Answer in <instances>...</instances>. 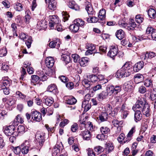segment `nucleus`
I'll return each instance as SVG.
<instances>
[{
    "instance_id": "obj_1",
    "label": "nucleus",
    "mask_w": 156,
    "mask_h": 156,
    "mask_svg": "<svg viewBox=\"0 0 156 156\" xmlns=\"http://www.w3.org/2000/svg\"><path fill=\"white\" fill-rule=\"evenodd\" d=\"M45 133L43 132H37L36 135V137L38 143V148L40 149L43 146L45 141Z\"/></svg>"
},
{
    "instance_id": "obj_2",
    "label": "nucleus",
    "mask_w": 156,
    "mask_h": 156,
    "mask_svg": "<svg viewBox=\"0 0 156 156\" xmlns=\"http://www.w3.org/2000/svg\"><path fill=\"white\" fill-rule=\"evenodd\" d=\"M107 92L109 95L113 94H117L121 90V87L119 86H114L112 85H108L106 87Z\"/></svg>"
},
{
    "instance_id": "obj_3",
    "label": "nucleus",
    "mask_w": 156,
    "mask_h": 156,
    "mask_svg": "<svg viewBox=\"0 0 156 156\" xmlns=\"http://www.w3.org/2000/svg\"><path fill=\"white\" fill-rule=\"evenodd\" d=\"M49 18V27L51 29H53L56 24L59 23L58 18L55 15L50 16Z\"/></svg>"
},
{
    "instance_id": "obj_4",
    "label": "nucleus",
    "mask_w": 156,
    "mask_h": 156,
    "mask_svg": "<svg viewBox=\"0 0 156 156\" xmlns=\"http://www.w3.org/2000/svg\"><path fill=\"white\" fill-rule=\"evenodd\" d=\"M156 55V54L153 52H147L145 54L142 55L141 58L143 60H146L147 63H150L153 64L150 60Z\"/></svg>"
},
{
    "instance_id": "obj_5",
    "label": "nucleus",
    "mask_w": 156,
    "mask_h": 156,
    "mask_svg": "<svg viewBox=\"0 0 156 156\" xmlns=\"http://www.w3.org/2000/svg\"><path fill=\"white\" fill-rule=\"evenodd\" d=\"M130 74V70H127L126 69L121 68L117 72L116 76L119 78L129 76Z\"/></svg>"
},
{
    "instance_id": "obj_6",
    "label": "nucleus",
    "mask_w": 156,
    "mask_h": 156,
    "mask_svg": "<svg viewBox=\"0 0 156 156\" xmlns=\"http://www.w3.org/2000/svg\"><path fill=\"white\" fill-rule=\"evenodd\" d=\"M16 127L17 126H15L14 123L12 124V122H11L9 126L5 127L4 130L5 134L7 136L11 135L14 133V130Z\"/></svg>"
},
{
    "instance_id": "obj_7",
    "label": "nucleus",
    "mask_w": 156,
    "mask_h": 156,
    "mask_svg": "<svg viewBox=\"0 0 156 156\" xmlns=\"http://www.w3.org/2000/svg\"><path fill=\"white\" fill-rule=\"evenodd\" d=\"M146 104L144 99H140L137 100L135 104L133 106L132 109L134 111H135L137 109L141 110L144 106Z\"/></svg>"
},
{
    "instance_id": "obj_8",
    "label": "nucleus",
    "mask_w": 156,
    "mask_h": 156,
    "mask_svg": "<svg viewBox=\"0 0 156 156\" xmlns=\"http://www.w3.org/2000/svg\"><path fill=\"white\" fill-rule=\"evenodd\" d=\"M118 49L117 47L114 46H111L110 50L108 53V55L114 60L115 56L117 55Z\"/></svg>"
},
{
    "instance_id": "obj_9",
    "label": "nucleus",
    "mask_w": 156,
    "mask_h": 156,
    "mask_svg": "<svg viewBox=\"0 0 156 156\" xmlns=\"http://www.w3.org/2000/svg\"><path fill=\"white\" fill-rule=\"evenodd\" d=\"M80 123L81 124L80 126V129L81 130H83V128L85 129L89 130L90 131H93L94 129V126L92 122H87L85 125L84 122L80 121Z\"/></svg>"
},
{
    "instance_id": "obj_10",
    "label": "nucleus",
    "mask_w": 156,
    "mask_h": 156,
    "mask_svg": "<svg viewBox=\"0 0 156 156\" xmlns=\"http://www.w3.org/2000/svg\"><path fill=\"white\" fill-rule=\"evenodd\" d=\"M87 47L88 50L85 52L86 55H88L96 53L95 46L93 44H88L87 45Z\"/></svg>"
},
{
    "instance_id": "obj_11",
    "label": "nucleus",
    "mask_w": 156,
    "mask_h": 156,
    "mask_svg": "<svg viewBox=\"0 0 156 156\" xmlns=\"http://www.w3.org/2000/svg\"><path fill=\"white\" fill-rule=\"evenodd\" d=\"M30 146L29 142L27 140L24 142L21 145V152L23 154H26L28 153Z\"/></svg>"
},
{
    "instance_id": "obj_12",
    "label": "nucleus",
    "mask_w": 156,
    "mask_h": 156,
    "mask_svg": "<svg viewBox=\"0 0 156 156\" xmlns=\"http://www.w3.org/2000/svg\"><path fill=\"white\" fill-rule=\"evenodd\" d=\"M32 119L37 122H40L42 119L41 114L39 112L36 111L31 112Z\"/></svg>"
},
{
    "instance_id": "obj_13",
    "label": "nucleus",
    "mask_w": 156,
    "mask_h": 156,
    "mask_svg": "<svg viewBox=\"0 0 156 156\" xmlns=\"http://www.w3.org/2000/svg\"><path fill=\"white\" fill-rule=\"evenodd\" d=\"M63 99L66 103L70 105L75 104L77 101L72 96H65Z\"/></svg>"
},
{
    "instance_id": "obj_14",
    "label": "nucleus",
    "mask_w": 156,
    "mask_h": 156,
    "mask_svg": "<svg viewBox=\"0 0 156 156\" xmlns=\"http://www.w3.org/2000/svg\"><path fill=\"white\" fill-rule=\"evenodd\" d=\"M80 135L82 136L83 139L85 140H89L91 137L90 132L89 130L86 129H85L84 130L82 131Z\"/></svg>"
},
{
    "instance_id": "obj_15",
    "label": "nucleus",
    "mask_w": 156,
    "mask_h": 156,
    "mask_svg": "<svg viewBox=\"0 0 156 156\" xmlns=\"http://www.w3.org/2000/svg\"><path fill=\"white\" fill-rule=\"evenodd\" d=\"M46 3L48 2V8L52 10H55L57 7V2L55 0H45Z\"/></svg>"
},
{
    "instance_id": "obj_16",
    "label": "nucleus",
    "mask_w": 156,
    "mask_h": 156,
    "mask_svg": "<svg viewBox=\"0 0 156 156\" xmlns=\"http://www.w3.org/2000/svg\"><path fill=\"white\" fill-rule=\"evenodd\" d=\"M2 87H9L12 84V81L8 77H5L2 80Z\"/></svg>"
},
{
    "instance_id": "obj_17",
    "label": "nucleus",
    "mask_w": 156,
    "mask_h": 156,
    "mask_svg": "<svg viewBox=\"0 0 156 156\" xmlns=\"http://www.w3.org/2000/svg\"><path fill=\"white\" fill-rule=\"evenodd\" d=\"M141 110L143 114L147 117L149 116L151 114L150 107L147 104L144 105Z\"/></svg>"
},
{
    "instance_id": "obj_18",
    "label": "nucleus",
    "mask_w": 156,
    "mask_h": 156,
    "mask_svg": "<svg viewBox=\"0 0 156 156\" xmlns=\"http://www.w3.org/2000/svg\"><path fill=\"white\" fill-rule=\"evenodd\" d=\"M54 62L53 58L51 57H47L46 59V65L48 68H51L53 66Z\"/></svg>"
},
{
    "instance_id": "obj_19",
    "label": "nucleus",
    "mask_w": 156,
    "mask_h": 156,
    "mask_svg": "<svg viewBox=\"0 0 156 156\" xmlns=\"http://www.w3.org/2000/svg\"><path fill=\"white\" fill-rule=\"evenodd\" d=\"M144 66L143 61H140L136 63L134 65L133 69L135 72H137L141 69Z\"/></svg>"
},
{
    "instance_id": "obj_20",
    "label": "nucleus",
    "mask_w": 156,
    "mask_h": 156,
    "mask_svg": "<svg viewBox=\"0 0 156 156\" xmlns=\"http://www.w3.org/2000/svg\"><path fill=\"white\" fill-rule=\"evenodd\" d=\"M85 9L89 15H93L94 13V11L91 5L89 2H86L85 3Z\"/></svg>"
},
{
    "instance_id": "obj_21",
    "label": "nucleus",
    "mask_w": 156,
    "mask_h": 156,
    "mask_svg": "<svg viewBox=\"0 0 156 156\" xmlns=\"http://www.w3.org/2000/svg\"><path fill=\"white\" fill-rule=\"evenodd\" d=\"M12 123H14L15 126H17L19 124V123H23V119L22 118L21 115H18L14 119V121L12 122Z\"/></svg>"
},
{
    "instance_id": "obj_22",
    "label": "nucleus",
    "mask_w": 156,
    "mask_h": 156,
    "mask_svg": "<svg viewBox=\"0 0 156 156\" xmlns=\"http://www.w3.org/2000/svg\"><path fill=\"white\" fill-rule=\"evenodd\" d=\"M135 131V128L133 127L128 133L125 139V138L124 140V143L128 142L131 139L133 134Z\"/></svg>"
},
{
    "instance_id": "obj_23",
    "label": "nucleus",
    "mask_w": 156,
    "mask_h": 156,
    "mask_svg": "<svg viewBox=\"0 0 156 156\" xmlns=\"http://www.w3.org/2000/svg\"><path fill=\"white\" fill-rule=\"evenodd\" d=\"M36 27L39 30L44 29L47 27V25L46 24L45 21L41 20L38 22L37 24Z\"/></svg>"
},
{
    "instance_id": "obj_24",
    "label": "nucleus",
    "mask_w": 156,
    "mask_h": 156,
    "mask_svg": "<svg viewBox=\"0 0 156 156\" xmlns=\"http://www.w3.org/2000/svg\"><path fill=\"white\" fill-rule=\"evenodd\" d=\"M115 35L117 38L120 40L123 39L125 37V33L121 29L117 30L115 33Z\"/></svg>"
},
{
    "instance_id": "obj_25",
    "label": "nucleus",
    "mask_w": 156,
    "mask_h": 156,
    "mask_svg": "<svg viewBox=\"0 0 156 156\" xmlns=\"http://www.w3.org/2000/svg\"><path fill=\"white\" fill-rule=\"evenodd\" d=\"M136 26V25L134 21V20L132 19L127 25V29L129 30H133Z\"/></svg>"
},
{
    "instance_id": "obj_26",
    "label": "nucleus",
    "mask_w": 156,
    "mask_h": 156,
    "mask_svg": "<svg viewBox=\"0 0 156 156\" xmlns=\"http://www.w3.org/2000/svg\"><path fill=\"white\" fill-rule=\"evenodd\" d=\"M108 118V114L106 112H102L98 118V120L101 122H103L106 121Z\"/></svg>"
},
{
    "instance_id": "obj_27",
    "label": "nucleus",
    "mask_w": 156,
    "mask_h": 156,
    "mask_svg": "<svg viewBox=\"0 0 156 156\" xmlns=\"http://www.w3.org/2000/svg\"><path fill=\"white\" fill-rule=\"evenodd\" d=\"M47 89L48 91L53 92L55 94L56 93L57 91L56 86L54 84H52L49 85Z\"/></svg>"
},
{
    "instance_id": "obj_28",
    "label": "nucleus",
    "mask_w": 156,
    "mask_h": 156,
    "mask_svg": "<svg viewBox=\"0 0 156 156\" xmlns=\"http://www.w3.org/2000/svg\"><path fill=\"white\" fill-rule=\"evenodd\" d=\"M69 28L73 32L76 33L79 30V27L74 21V23L70 25Z\"/></svg>"
},
{
    "instance_id": "obj_29",
    "label": "nucleus",
    "mask_w": 156,
    "mask_h": 156,
    "mask_svg": "<svg viewBox=\"0 0 156 156\" xmlns=\"http://www.w3.org/2000/svg\"><path fill=\"white\" fill-rule=\"evenodd\" d=\"M108 93L105 91H103L98 95V99L100 101H102L105 99L108 96Z\"/></svg>"
},
{
    "instance_id": "obj_30",
    "label": "nucleus",
    "mask_w": 156,
    "mask_h": 156,
    "mask_svg": "<svg viewBox=\"0 0 156 156\" xmlns=\"http://www.w3.org/2000/svg\"><path fill=\"white\" fill-rule=\"evenodd\" d=\"M89 59L86 57L82 58L80 60V63L81 66L85 67L88 65Z\"/></svg>"
},
{
    "instance_id": "obj_31",
    "label": "nucleus",
    "mask_w": 156,
    "mask_h": 156,
    "mask_svg": "<svg viewBox=\"0 0 156 156\" xmlns=\"http://www.w3.org/2000/svg\"><path fill=\"white\" fill-rule=\"evenodd\" d=\"M134 112L135 120L136 122V120L139 121L141 120L142 118V114H141L140 110H136Z\"/></svg>"
},
{
    "instance_id": "obj_32",
    "label": "nucleus",
    "mask_w": 156,
    "mask_h": 156,
    "mask_svg": "<svg viewBox=\"0 0 156 156\" xmlns=\"http://www.w3.org/2000/svg\"><path fill=\"white\" fill-rule=\"evenodd\" d=\"M148 16L152 19H154L156 17V12L155 10L152 8H150L148 11Z\"/></svg>"
},
{
    "instance_id": "obj_33",
    "label": "nucleus",
    "mask_w": 156,
    "mask_h": 156,
    "mask_svg": "<svg viewBox=\"0 0 156 156\" xmlns=\"http://www.w3.org/2000/svg\"><path fill=\"white\" fill-rule=\"evenodd\" d=\"M106 150H107L106 153H108L112 151L114 149V147L112 143H107L106 144Z\"/></svg>"
},
{
    "instance_id": "obj_34",
    "label": "nucleus",
    "mask_w": 156,
    "mask_h": 156,
    "mask_svg": "<svg viewBox=\"0 0 156 156\" xmlns=\"http://www.w3.org/2000/svg\"><path fill=\"white\" fill-rule=\"evenodd\" d=\"M68 5L69 8L76 10H77L79 9V7L76 4L75 2L74 1L69 2Z\"/></svg>"
},
{
    "instance_id": "obj_35",
    "label": "nucleus",
    "mask_w": 156,
    "mask_h": 156,
    "mask_svg": "<svg viewBox=\"0 0 156 156\" xmlns=\"http://www.w3.org/2000/svg\"><path fill=\"white\" fill-rule=\"evenodd\" d=\"M106 12L105 9H102L99 12L98 17L100 20H102L105 17Z\"/></svg>"
},
{
    "instance_id": "obj_36",
    "label": "nucleus",
    "mask_w": 156,
    "mask_h": 156,
    "mask_svg": "<svg viewBox=\"0 0 156 156\" xmlns=\"http://www.w3.org/2000/svg\"><path fill=\"white\" fill-rule=\"evenodd\" d=\"M134 79L135 81L138 80V83L144 80V76L143 75L140 74H137L134 76Z\"/></svg>"
},
{
    "instance_id": "obj_37",
    "label": "nucleus",
    "mask_w": 156,
    "mask_h": 156,
    "mask_svg": "<svg viewBox=\"0 0 156 156\" xmlns=\"http://www.w3.org/2000/svg\"><path fill=\"white\" fill-rule=\"evenodd\" d=\"M156 30L153 28L149 26L146 29V34L147 35L150 34V35L149 36L151 37L152 34Z\"/></svg>"
},
{
    "instance_id": "obj_38",
    "label": "nucleus",
    "mask_w": 156,
    "mask_h": 156,
    "mask_svg": "<svg viewBox=\"0 0 156 156\" xmlns=\"http://www.w3.org/2000/svg\"><path fill=\"white\" fill-rule=\"evenodd\" d=\"M53 102V99L51 97L47 98L45 99L44 103L48 106H50Z\"/></svg>"
},
{
    "instance_id": "obj_39",
    "label": "nucleus",
    "mask_w": 156,
    "mask_h": 156,
    "mask_svg": "<svg viewBox=\"0 0 156 156\" xmlns=\"http://www.w3.org/2000/svg\"><path fill=\"white\" fill-rule=\"evenodd\" d=\"M75 23H76L79 27H83L85 25V22L83 21L81 19H77L74 21Z\"/></svg>"
},
{
    "instance_id": "obj_40",
    "label": "nucleus",
    "mask_w": 156,
    "mask_h": 156,
    "mask_svg": "<svg viewBox=\"0 0 156 156\" xmlns=\"http://www.w3.org/2000/svg\"><path fill=\"white\" fill-rule=\"evenodd\" d=\"M92 82L91 81L88 79L87 80L84 79L83 81V83L86 88L89 87L91 85Z\"/></svg>"
},
{
    "instance_id": "obj_41",
    "label": "nucleus",
    "mask_w": 156,
    "mask_h": 156,
    "mask_svg": "<svg viewBox=\"0 0 156 156\" xmlns=\"http://www.w3.org/2000/svg\"><path fill=\"white\" fill-rule=\"evenodd\" d=\"M88 79H89L92 83H95L98 81V78L97 76L92 74L89 76L87 77Z\"/></svg>"
},
{
    "instance_id": "obj_42",
    "label": "nucleus",
    "mask_w": 156,
    "mask_h": 156,
    "mask_svg": "<svg viewBox=\"0 0 156 156\" xmlns=\"http://www.w3.org/2000/svg\"><path fill=\"white\" fill-rule=\"evenodd\" d=\"M144 85L146 87H152L153 86L152 81L151 79H148L144 81Z\"/></svg>"
},
{
    "instance_id": "obj_43",
    "label": "nucleus",
    "mask_w": 156,
    "mask_h": 156,
    "mask_svg": "<svg viewBox=\"0 0 156 156\" xmlns=\"http://www.w3.org/2000/svg\"><path fill=\"white\" fill-rule=\"evenodd\" d=\"M101 132L103 135L107 134L110 131L108 127L106 126H102L100 128Z\"/></svg>"
},
{
    "instance_id": "obj_44",
    "label": "nucleus",
    "mask_w": 156,
    "mask_h": 156,
    "mask_svg": "<svg viewBox=\"0 0 156 156\" xmlns=\"http://www.w3.org/2000/svg\"><path fill=\"white\" fill-rule=\"evenodd\" d=\"M62 59L66 62V64L69 63L70 61V58L69 56L65 54L62 55Z\"/></svg>"
},
{
    "instance_id": "obj_45",
    "label": "nucleus",
    "mask_w": 156,
    "mask_h": 156,
    "mask_svg": "<svg viewBox=\"0 0 156 156\" xmlns=\"http://www.w3.org/2000/svg\"><path fill=\"white\" fill-rule=\"evenodd\" d=\"M95 152L97 153L98 154H100L104 150V148L100 146H97L94 148Z\"/></svg>"
},
{
    "instance_id": "obj_46",
    "label": "nucleus",
    "mask_w": 156,
    "mask_h": 156,
    "mask_svg": "<svg viewBox=\"0 0 156 156\" xmlns=\"http://www.w3.org/2000/svg\"><path fill=\"white\" fill-rule=\"evenodd\" d=\"M112 123L115 126L118 127L121 126L123 123V122L122 121H118L117 120L114 119L112 121Z\"/></svg>"
},
{
    "instance_id": "obj_47",
    "label": "nucleus",
    "mask_w": 156,
    "mask_h": 156,
    "mask_svg": "<svg viewBox=\"0 0 156 156\" xmlns=\"http://www.w3.org/2000/svg\"><path fill=\"white\" fill-rule=\"evenodd\" d=\"M132 87V86L129 82L125 83L124 84L123 88L125 91H127L129 89H131Z\"/></svg>"
},
{
    "instance_id": "obj_48",
    "label": "nucleus",
    "mask_w": 156,
    "mask_h": 156,
    "mask_svg": "<svg viewBox=\"0 0 156 156\" xmlns=\"http://www.w3.org/2000/svg\"><path fill=\"white\" fill-rule=\"evenodd\" d=\"M72 57L75 62H78L80 60V57L77 54H74L72 55Z\"/></svg>"
},
{
    "instance_id": "obj_49",
    "label": "nucleus",
    "mask_w": 156,
    "mask_h": 156,
    "mask_svg": "<svg viewBox=\"0 0 156 156\" xmlns=\"http://www.w3.org/2000/svg\"><path fill=\"white\" fill-rule=\"evenodd\" d=\"M131 68V65L129 62H126L123 66L122 68V69H126L127 70H130V69Z\"/></svg>"
},
{
    "instance_id": "obj_50",
    "label": "nucleus",
    "mask_w": 156,
    "mask_h": 156,
    "mask_svg": "<svg viewBox=\"0 0 156 156\" xmlns=\"http://www.w3.org/2000/svg\"><path fill=\"white\" fill-rule=\"evenodd\" d=\"M136 21L138 23H140L142 22L143 21L144 19L140 15H136L135 18Z\"/></svg>"
},
{
    "instance_id": "obj_51",
    "label": "nucleus",
    "mask_w": 156,
    "mask_h": 156,
    "mask_svg": "<svg viewBox=\"0 0 156 156\" xmlns=\"http://www.w3.org/2000/svg\"><path fill=\"white\" fill-rule=\"evenodd\" d=\"M32 80V83H36L38 81L39 79H40V78L36 75H32L31 76Z\"/></svg>"
},
{
    "instance_id": "obj_52",
    "label": "nucleus",
    "mask_w": 156,
    "mask_h": 156,
    "mask_svg": "<svg viewBox=\"0 0 156 156\" xmlns=\"http://www.w3.org/2000/svg\"><path fill=\"white\" fill-rule=\"evenodd\" d=\"M21 145L13 148V151L15 154H18L21 151Z\"/></svg>"
},
{
    "instance_id": "obj_53",
    "label": "nucleus",
    "mask_w": 156,
    "mask_h": 156,
    "mask_svg": "<svg viewBox=\"0 0 156 156\" xmlns=\"http://www.w3.org/2000/svg\"><path fill=\"white\" fill-rule=\"evenodd\" d=\"M62 14L64 22L67 20H68V18L69 17V15L67 12L63 11L62 12Z\"/></svg>"
},
{
    "instance_id": "obj_54",
    "label": "nucleus",
    "mask_w": 156,
    "mask_h": 156,
    "mask_svg": "<svg viewBox=\"0 0 156 156\" xmlns=\"http://www.w3.org/2000/svg\"><path fill=\"white\" fill-rule=\"evenodd\" d=\"M16 94L18 95L20 98L23 99L25 100L26 97V96L22 94L20 91H17L16 92Z\"/></svg>"
},
{
    "instance_id": "obj_55",
    "label": "nucleus",
    "mask_w": 156,
    "mask_h": 156,
    "mask_svg": "<svg viewBox=\"0 0 156 156\" xmlns=\"http://www.w3.org/2000/svg\"><path fill=\"white\" fill-rule=\"evenodd\" d=\"M17 132L19 133H22L24 132L25 130L24 127L22 125L19 126L17 128Z\"/></svg>"
},
{
    "instance_id": "obj_56",
    "label": "nucleus",
    "mask_w": 156,
    "mask_h": 156,
    "mask_svg": "<svg viewBox=\"0 0 156 156\" xmlns=\"http://www.w3.org/2000/svg\"><path fill=\"white\" fill-rule=\"evenodd\" d=\"M32 41V37L31 36L28 37L27 41L25 43L28 48H30L31 46Z\"/></svg>"
},
{
    "instance_id": "obj_57",
    "label": "nucleus",
    "mask_w": 156,
    "mask_h": 156,
    "mask_svg": "<svg viewBox=\"0 0 156 156\" xmlns=\"http://www.w3.org/2000/svg\"><path fill=\"white\" fill-rule=\"evenodd\" d=\"M156 98V93L155 91L151 92V93L150 99L152 101H155Z\"/></svg>"
},
{
    "instance_id": "obj_58",
    "label": "nucleus",
    "mask_w": 156,
    "mask_h": 156,
    "mask_svg": "<svg viewBox=\"0 0 156 156\" xmlns=\"http://www.w3.org/2000/svg\"><path fill=\"white\" fill-rule=\"evenodd\" d=\"M69 122V121L67 119H65L61 122L59 124V126L62 128L63 127Z\"/></svg>"
},
{
    "instance_id": "obj_59",
    "label": "nucleus",
    "mask_w": 156,
    "mask_h": 156,
    "mask_svg": "<svg viewBox=\"0 0 156 156\" xmlns=\"http://www.w3.org/2000/svg\"><path fill=\"white\" fill-rule=\"evenodd\" d=\"M125 138V135L123 133H121L118 138V140L119 142H122L123 140H124Z\"/></svg>"
},
{
    "instance_id": "obj_60",
    "label": "nucleus",
    "mask_w": 156,
    "mask_h": 156,
    "mask_svg": "<svg viewBox=\"0 0 156 156\" xmlns=\"http://www.w3.org/2000/svg\"><path fill=\"white\" fill-rule=\"evenodd\" d=\"M7 51L5 48L0 50V57H2L6 55Z\"/></svg>"
},
{
    "instance_id": "obj_61",
    "label": "nucleus",
    "mask_w": 156,
    "mask_h": 156,
    "mask_svg": "<svg viewBox=\"0 0 156 156\" xmlns=\"http://www.w3.org/2000/svg\"><path fill=\"white\" fill-rule=\"evenodd\" d=\"M31 19V17L27 13V15L25 16L24 21L25 23L27 24H29L30 21V20Z\"/></svg>"
},
{
    "instance_id": "obj_62",
    "label": "nucleus",
    "mask_w": 156,
    "mask_h": 156,
    "mask_svg": "<svg viewBox=\"0 0 156 156\" xmlns=\"http://www.w3.org/2000/svg\"><path fill=\"white\" fill-rule=\"evenodd\" d=\"M96 137L99 140H102L107 139V136L104 135L102 134H98L97 135Z\"/></svg>"
},
{
    "instance_id": "obj_63",
    "label": "nucleus",
    "mask_w": 156,
    "mask_h": 156,
    "mask_svg": "<svg viewBox=\"0 0 156 156\" xmlns=\"http://www.w3.org/2000/svg\"><path fill=\"white\" fill-rule=\"evenodd\" d=\"M28 37V36L26 35V34L23 33H21L19 36V38L23 40H24Z\"/></svg>"
},
{
    "instance_id": "obj_64",
    "label": "nucleus",
    "mask_w": 156,
    "mask_h": 156,
    "mask_svg": "<svg viewBox=\"0 0 156 156\" xmlns=\"http://www.w3.org/2000/svg\"><path fill=\"white\" fill-rule=\"evenodd\" d=\"M78 129V125L76 123H74L71 127V131L73 132H75Z\"/></svg>"
}]
</instances>
